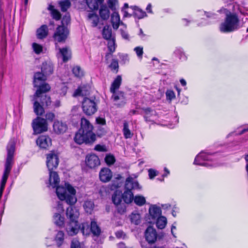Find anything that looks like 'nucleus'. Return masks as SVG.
Returning <instances> with one entry per match:
<instances>
[{"mask_svg": "<svg viewBox=\"0 0 248 248\" xmlns=\"http://www.w3.org/2000/svg\"><path fill=\"white\" fill-rule=\"evenodd\" d=\"M41 71L47 77L52 74L53 66L51 63L44 62L41 67Z\"/></svg>", "mask_w": 248, "mask_h": 248, "instance_id": "nucleus-26", "label": "nucleus"}, {"mask_svg": "<svg viewBox=\"0 0 248 248\" xmlns=\"http://www.w3.org/2000/svg\"><path fill=\"white\" fill-rule=\"evenodd\" d=\"M102 35L103 38L107 40L113 38V37H112L111 29L108 26H106L104 27Z\"/></svg>", "mask_w": 248, "mask_h": 248, "instance_id": "nucleus-36", "label": "nucleus"}, {"mask_svg": "<svg viewBox=\"0 0 248 248\" xmlns=\"http://www.w3.org/2000/svg\"><path fill=\"white\" fill-rule=\"evenodd\" d=\"M146 240L149 244H154L157 240V234L155 229L152 227H148L144 233Z\"/></svg>", "mask_w": 248, "mask_h": 248, "instance_id": "nucleus-12", "label": "nucleus"}, {"mask_svg": "<svg viewBox=\"0 0 248 248\" xmlns=\"http://www.w3.org/2000/svg\"><path fill=\"white\" fill-rule=\"evenodd\" d=\"M56 49H59V53L62 57L63 62H67L71 58V52L70 49L67 47L61 48L58 46Z\"/></svg>", "mask_w": 248, "mask_h": 248, "instance_id": "nucleus-23", "label": "nucleus"}, {"mask_svg": "<svg viewBox=\"0 0 248 248\" xmlns=\"http://www.w3.org/2000/svg\"><path fill=\"white\" fill-rule=\"evenodd\" d=\"M32 126L34 133L36 134L41 133L47 130V124L46 120L39 117L33 121Z\"/></svg>", "mask_w": 248, "mask_h": 248, "instance_id": "nucleus-7", "label": "nucleus"}, {"mask_svg": "<svg viewBox=\"0 0 248 248\" xmlns=\"http://www.w3.org/2000/svg\"><path fill=\"white\" fill-rule=\"evenodd\" d=\"M226 14L225 21L219 27V30L222 32H230L239 29V20L237 16L235 14L229 13L226 9L222 8L220 10Z\"/></svg>", "mask_w": 248, "mask_h": 248, "instance_id": "nucleus-3", "label": "nucleus"}, {"mask_svg": "<svg viewBox=\"0 0 248 248\" xmlns=\"http://www.w3.org/2000/svg\"><path fill=\"white\" fill-rule=\"evenodd\" d=\"M108 47L110 53H113L115 50V42L114 38L108 40Z\"/></svg>", "mask_w": 248, "mask_h": 248, "instance_id": "nucleus-46", "label": "nucleus"}, {"mask_svg": "<svg viewBox=\"0 0 248 248\" xmlns=\"http://www.w3.org/2000/svg\"><path fill=\"white\" fill-rule=\"evenodd\" d=\"M210 160V155L207 154L204 152H201L195 158L194 164L203 166L209 167L211 165L208 163L202 162V161H208Z\"/></svg>", "mask_w": 248, "mask_h": 248, "instance_id": "nucleus-11", "label": "nucleus"}, {"mask_svg": "<svg viewBox=\"0 0 248 248\" xmlns=\"http://www.w3.org/2000/svg\"><path fill=\"white\" fill-rule=\"evenodd\" d=\"M109 67L112 70H117L119 67L118 61L116 59H113L109 65Z\"/></svg>", "mask_w": 248, "mask_h": 248, "instance_id": "nucleus-52", "label": "nucleus"}, {"mask_svg": "<svg viewBox=\"0 0 248 248\" xmlns=\"http://www.w3.org/2000/svg\"><path fill=\"white\" fill-rule=\"evenodd\" d=\"M80 226V229L83 235L87 236L90 234L91 232V227H90L88 223H83Z\"/></svg>", "mask_w": 248, "mask_h": 248, "instance_id": "nucleus-38", "label": "nucleus"}, {"mask_svg": "<svg viewBox=\"0 0 248 248\" xmlns=\"http://www.w3.org/2000/svg\"><path fill=\"white\" fill-rule=\"evenodd\" d=\"M83 112L87 115H92L95 113L97 110V103L95 98L84 97L82 103Z\"/></svg>", "mask_w": 248, "mask_h": 248, "instance_id": "nucleus-6", "label": "nucleus"}, {"mask_svg": "<svg viewBox=\"0 0 248 248\" xmlns=\"http://www.w3.org/2000/svg\"><path fill=\"white\" fill-rule=\"evenodd\" d=\"M54 223L58 226L62 227L64 222V218L60 213H55L53 216Z\"/></svg>", "mask_w": 248, "mask_h": 248, "instance_id": "nucleus-30", "label": "nucleus"}, {"mask_svg": "<svg viewBox=\"0 0 248 248\" xmlns=\"http://www.w3.org/2000/svg\"><path fill=\"white\" fill-rule=\"evenodd\" d=\"M46 166L49 170L56 169L59 164V157L54 151H51L46 155Z\"/></svg>", "mask_w": 248, "mask_h": 248, "instance_id": "nucleus-8", "label": "nucleus"}, {"mask_svg": "<svg viewBox=\"0 0 248 248\" xmlns=\"http://www.w3.org/2000/svg\"><path fill=\"white\" fill-rule=\"evenodd\" d=\"M80 228V226L79 225L78 221H76V222L69 221V223L66 227L67 233L70 236L75 235L78 233Z\"/></svg>", "mask_w": 248, "mask_h": 248, "instance_id": "nucleus-16", "label": "nucleus"}, {"mask_svg": "<svg viewBox=\"0 0 248 248\" xmlns=\"http://www.w3.org/2000/svg\"><path fill=\"white\" fill-rule=\"evenodd\" d=\"M55 117V115L54 113L51 112H49L46 114V118L47 120L52 121Z\"/></svg>", "mask_w": 248, "mask_h": 248, "instance_id": "nucleus-59", "label": "nucleus"}, {"mask_svg": "<svg viewBox=\"0 0 248 248\" xmlns=\"http://www.w3.org/2000/svg\"><path fill=\"white\" fill-rule=\"evenodd\" d=\"M105 160L108 165H110L114 163L115 159L113 155H108L105 157Z\"/></svg>", "mask_w": 248, "mask_h": 248, "instance_id": "nucleus-49", "label": "nucleus"}, {"mask_svg": "<svg viewBox=\"0 0 248 248\" xmlns=\"http://www.w3.org/2000/svg\"><path fill=\"white\" fill-rule=\"evenodd\" d=\"M128 123L127 121H124L123 132L124 136L125 139H129L132 138L133 134L131 132L129 129Z\"/></svg>", "mask_w": 248, "mask_h": 248, "instance_id": "nucleus-35", "label": "nucleus"}, {"mask_svg": "<svg viewBox=\"0 0 248 248\" xmlns=\"http://www.w3.org/2000/svg\"><path fill=\"white\" fill-rule=\"evenodd\" d=\"M88 19L92 21L93 27H96L98 25L99 17L98 16L93 13H89L88 16Z\"/></svg>", "mask_w": 248, "mask_h": 248, "instance_id": "nucleus-44", "label": "nucleus"}, {"mask_svg": "<svg viewBox=\"0 0 248 248\" xmlns=\"http://www.w3.org/2000/svg\"><path fill=\"white\" fill-rule=\"evenodd\" d=\"M96 122L98 124L104 125L106 124V120L104 118L98 117L96 119Z\"/></svg>", "mask_w": 248, "mask_h": 248, "instance_id": "nucleus-61", "label": "nucleus"}, {"mask_svg": "<svg viewBox=\"0 0 248 248\" xmlns=\"http://www.w3.org/2000/svg\"><path fill=\"white\" fill-rule=\"evenodd\" d=\"M36 143L41 148L46 149L51 145V140L46 136H41L36 140Z\"/></svg>", "mask_w": 248, "mask_h": 248, "instance_id": "nucleus-17", "label": "nucleus"}, {"mask_svg": "<svg viewBox=\"0 0 248 248\" xmlns=\"http://www.w3.org/2000/svg\"><path fill=\"white\" fill-rule=\"evenodd\" d=\"M48 34V27L46 25H43L36 31V36L39 39L46 38Z\"/></svg>", "mask_w": 248, "mask_h": 248, "instance_id": "nucleus-22", "label": "nucleus"}, {"mask_svg": "<svg viewBox=\"0 0 248 248\" xmlns=\"http://www.w3.org/2000/svg\"><path fill=\"white\" fill-rule=\"evenodd\" d=\"M67 90V88L64 85H62L61 87V92H60V93L62 95H65Z\"/></svg>", "mask_w": 248, "mask_h": 248, "instance_id": "nucleus-62", "label": "nucleus"}, {"mask_svg": "<svg viewBox=\"0 0 248 248\" xmlns=\"http://www.w3.org/2000/svg\"><path fill=\"white\" fill-rule=\"evenodd\" d=\"M131 222L136 225H138L140 222V216L139 213H132L130 216Z\"/></svg>", "mask_w": 248, "mask_h": 248, "instance_id": "nucleus-42", "label": "nucleus"}, {"mask_svg": "<svg viewBox=\"0 0 248 248\" xmlns=\"http://www.w3.org/2000/svg\"><path fill=\"white\" fill-rule=\"evenodd\" d=\"M148 172L149 176L150 179H153L156 175V171L154 170L150 169L148 170Z\"/></svg>", "mask_w": 248, "mask_h": 248, "instance_id": "nucleus-60", "label": "nucleus"}, {"mask_svg": "<svg viewBox=\"0 0 248 248\" xmlns=\"http://www.w3.org/2000/svg\"><path fill=\"white\" fill-rule=\"evenodd\" d=\"M112 99L115 102V105L118 107L123 106L125 103V98L124 96V93L122 92H118L112 93Z\"/></svg>", "mask_w": 248, "mask_h": 248, "instance_id": "nucleus-15", "label": "nucleus"}, {"mask_svg": "<svg viewBox=\"0 0 248 248\" xmlns=\"http://www.w3.org/2000/svg\"><path fill=\"white\" fill-rule=\"evenodd\" d=\"M112 176V172L108 168H103L99 172L100 179L103 182H108L109 181Z\"/></svg>", "mask_w": 248, "mask_h": 248, "instance_id": "nucleus-18", "label": "nucleus"}, {"mask_svg": "<svg viewBox=\"0 0 248 248\" xmlns=\"http://www.w3.org/2000/svg\"><path fill=\"white\" fill-rule=\"evenodd\" d=\"M32 47L34 52L37 54H40L43 51V46L36 43L32 44Z\"/></svg>", "mask_w": 248, "mask_h": 248, "instance_id": "nucleus-48", "label": "nucleus"}, {"mask_svg": "<svg viewBox=\"0 0 248 248\" xmlns=\"http://www.w3.org/2000/svg\"><path fill=\"white\" fill-rule=\"evenodd\" d=\"M133 193L130 190L125 189L124 193L122 194V198L124 202L127 204L130 203L133 201Z\"/></svg>", "mask_w": 248, "mask_h": 248, "instance_id": "nucleus-28", "label": "nucleus"}, {"mask_svg": "<svg viewBox=\"0 0 248 248\" xmlns=\"http://www.w3.org/2000/svg\"><path fill=\"white\" fill-rule=\"evenodd\" d=\"M71 248H81L79 241L77 239H73L71 242Z\"/></svg>", "mask_w": 248, "mask_h": 248, "instance_id": "nucleus-53", "label": "nucleus"}, {"mask_svg": "<svg viewBox=\"0 0 248 248\" xmlns=\"http://www.w3.org/2000/svg\"><path fill=\"white\" fill-rule=\"evenodd\" d=\"M46 79V76L42 71L36 72L34 75L33 84L34 86H38L40 84L45 82Z\"/></svg>", "mask_w": 248, "mask_h": 248, "instance_id": "nucleus-20", "label": "nucleus"}, {"mask_svg": "<svg viewBox=\"0 0 248 248\" xmlns=\"http://www.w3.org/2000/svg\"><path fill=\"white\" fill-rule=\"evenodd\" d=\"M93 125L86 119L82 118L81 119V127L76 133L74 137L75 141L81 144L84 142L90 143L95 140V135L92 130Z\"/></svg>", "mask_w": 248, "mask_h": 248, "instance_id": "nucleus-2", "label": "nucleus"}, {"mask_svg": "<svg viewBox=\"0 0 248 248\" xmlns=\"http://www.w3.org/2000/svg\"><path fill=\"white\" fill-rule=\"evenodd\" d=\"M75 203L73 204H70V206L66 209V215L67 217L69 219V221L76 222L78 221V219L79 216L78 209L75 206H73ZM70 205V204H69Z\"/></svg>", "mask_w": 248, "mask_h": 248, "instance_id": "nucleus-9", "label": "nucleus"}, {"mask_svg": "<svg viewBox=\"0 0 248 248\" xmlns=\"http://www.w3.org/2000/svg\"><path fill=\"white\" fill-rule=\"evenodd\" d=\"M53 129L56 133H63L67 129V125L64 123L57 121L53 124Z\"/></svg>", "mask_w": 248, "mask_h": 248, "instance_id": "nucleus-19", "label": "nucleus"}, {"mask_svg": "<svg viewBox=\"0 0 248 248\" xmlns=\"http://www.w3.org/2000/svg\"><path fill=\"white\" fill-rule=\"evenodd\" d=\"M70 22V17L68 14L64 16L62 19V25L64 24H68Z\"/></svg>", "mask_w": 248, "mask_h": 248, "instance_id": "nucleus-55", "label": "nucleus"}, {"mask_svg": "<svg viewBox=\"0 0 248 248\" xmlns=\"http://www.w3.org/2000/svg\"><path fill=\"white\" fill-rule=\"evenodd\" d=\"M99 14L103 19H107L109 16V11L108 8L106 5L101 6L99 10Z\"/></svg>", "mask_w": 248, "mask_h": 248, "instance_id": "nucleus-33", "label": "nucleus"}, {"mask_svg": "<svg viewBox=\"0 0 248 248\" xmlns=\"http://www.w3.org/2000/svg\"><path fill=\"white\" fill-rule=\"evenodd\" d=\"M73 73L76 77L80 78L83 75V72L81 68L78 66H75L72 70Z\"/></svg>", "mask_w": 248, "mask_h": 248, "instance_id": "nucleus-47", "label": "nucleus"}, {"mask_svg": "<svg viewBox=\"0 0 248 248\" xmlns=\"http://www.w3.org/2000/svg\"><path fill=\"white\" fill-rule=\"evenodd\" d=\"M122 194L120 192L116 191L112 196V200L114 204L118 206L122 202Z\"/></svg>", "mask_w": 248, "mask_h": 248, "instance_id": "nucleus-37", "label": "nucleus"}, {"mask_svg": "<svg viewBox=\"0 0 248 248\" xmlns=\"http://www.w3.org/2000/svg\"><path fill=\"white\" fill-rule=\"evenodd\" d=\"M38 100L40 101L43 106L46 105V107L49 106L51 102L50 97L46 95L41 96Z\"/></svg>", "mask_w": 248, "mask_h": 248, "instance_id": "nucleus-43", "label": "nucleus"}, {"mask_svg": "<svg viewBox=\"0 0 248 248\" xmlns=\"http://www.w3.org/2000/svg\"><path fill=\"white\" fill-rule=\"evenodd\" d=\"M145 121L147 122H154L157 118L156 112L155 110L150 108L142 109Z\"/></svg>", "mask_w": 248, "mask_h": 248, "instance_id": "nucleus-13", "label": "nucleus"}, {"mask_svg": "<svg viewBox=\"0 0 248 248\" xmlns=\"http://www.w3.org/2000/svg\"><path fill=\"white\" fill-rule=\"evenodd\" d=\"M149 212L150 217L153 219H156V218L161 216L162 212L161 208L155 204L150 206Z\"/></svg>", "mask_w": 248, "mask_h": 248, "instance_id": "nucleus-21", "label": "nucleus"}, {"mask_svg": "<svg viewBox=\"0 0 248 248\" xmlns=\"http://www.w3.org/2000/svg\"><path fill=\"white\" fill-rule=\"evenodd\" d=\"M86 165L90 169H95L100 164L99 157L95 154L88 155L85 158Z\"/></svg>", "mask_w": 248, "mask_h": 248, "instance_id": "nucleus-10", "label": "nucleus"}, {"mask_svg": "<svg viewBox=\"0 0 248 248\" xmlns=\"http://www.w3.org/2000/svg\"><path fill=\"white\" fill-rule=\"evenodd\" d=\"M56 208H57L58 212H59L58 213L60 214V213H63V212L64 211L63 207L62 204L61 202H58Z\"/></svg>", "mask_w": 248, "mask_h": 248, "instance_id": "nucleus-57", "label": "nucleus"}, {"mask_svg": "<svg viewBox=\"0 0 248 248\" xmlns=\"http://www.w3.org/2000/svg\"><path fill=\"white\" fill-rule=\"evenodd\" d=\"M156 226L157 228L159 229H164L167 223V219L166 217L164 216H160V217L156 218Z\"/></svg>", "mask_w": 248, "mask_h": 248, "instance_id": "nucleus-32", "label": "nucleus"}, {"mask_svg": "<svg viewBox=\"0 0 248 248\" xmlns=\"http://www.w3.org/2000/svg\"><path fill=\"white\" fill-rule=\"evenodd\" d=\"M167 99L171 101L175 97V93L172 90H167L166 93Z\"/></svg>", "mask_w": 248, "mask_h": 248, "instance_id": "nucleus-51", "label": "nucleus"}, {"mask_svg": "<svg viewBox=\"0 0 248 248\" xmlns=\"http://www.w3.org/2000/svg\"><path fill=\"white\" fill-rule=\"evenodd\" d=\"M94 204L92 201H86L84 204V208L86 212L91 214L93 210Z\"/></svg>", "mask_w": 248, "mask_h": 248, "instance_id": "nucleus-45", "label": "nucleus"}, {"mask_svg": "<svg viewBox=\"0 0 248 248\" xmlns=\"http://www.w3.org/2000/svg\"><path fill=\"white\" fill-rule=\"evenodd\" d=\"M141 186L138 182L131 176L127 177L125 180L124 188L127 190H140Z\"/></svg>", "mask_w": 248, "mask_h": 248, "instance_id": "nucleus-14", "label": "nucleus"}, {"mask_svg": "<svg viewBox=\"0 0 248 248\" xmlns=\"http://www.w3.org/2000/svg\"><path fill=\"white\" fill-rule=\"evenodd\" d=\"M85 86L79 87L74 93L73 96L74 97L78 96H85L89 93L88 90Z\"/></svg>", "mask_w": 248, "mask_h": 248, "instance_id": "nucleus-29", "label": "nucleus"}, {"mask_svg": "<svg viewBox=\"0 0 248 248\" xmlns=\"http://www.w3.org/2000/svg\"><path fill=\"white\" fill-rule=\"evenodd\" d=\"M131 8L133 11V15L134 16L138 19H141L144 17L147 16V14L145 12L136 6H131Z\"/></svg>", "mask_w": 248, "mask_h": 248, "instance_id": "nucleus-25", "label": "nucleus"}, {"mask_svg": "<svg viewBox=\"0 0 248 248\" xmlns=\"http://www.w3.org/2000/svg\"><path fill=\"white\" fill-rule=\"evenodd\" d=\"M59 4L62 12H65L71 6V2L69 0H62L59 2Z\"/></svg>", "mask_w": 248, "mask_h": 248, "instance_id": "nucleus-40", "label": "nucleus"}, {"mask_svg": "<svg viewBox=\"0 0 248 248\" xmlns=\"http://www.w3.org/2000/svg\"><path fill=\"white\" fill-rule=\"evenodd\" d=\"M204 14L208 18H215L216 15L212 13L204 12Z\"/></svg>", "mask_w": 248, "mask_h": 248, "instance_id": "nucleus-64", "label": "nucleus"}, {"mask_svg": "<svg viewBox=\"0 0 248 248\" xmlns=\"http://www.w3.org/2000/svg\"><path fill=\"white\" fill-rule=\"evenodd\" d=\"M67 28L63 25L59 26L53 34V37L55 43L56 48L58 47V43H64L69 35Z\"/></svg>", "mask_w": 248, "mask_h": 248, "instance_id": "nucleus-5", "label": "nucleus"}, {"mask_svg": "<svg viewBox=\"0 0 248 248\" xmlns=\"http://www.w3.org/2000/svg\"><path fill=\"white\" fill-rule=\"evenodd\" d=\"M134 202L139 206H142L145 203L146 200L144 197L141 195H136L133 196Z\"/></svg>", "mask_w": 248, "mask_h": 248, "instance_id": "nucleus-41", "label": "nucleus"}, {"mask_svg": "<svg viewBox=\"0 0 248 248\" xmlns=\"http://www.w3.org/2000/svg\"><path fill=\"white\" fill-rule=\"evenodd\" d=\"M94 150L99 152H106L107 149L105 145L100 144L96 145L94 147Z\"/></svg>", "mask_w": 248, "mask_h": 248, "instance_id": "nucleus-56", "label": "nucleus"}, {"mask_svg": "<svg viewBox=\"0 0 248 248\" xmlns=\"http://www.w3.org/2000/svg\"><path fill=\"white\" fill-rule=\"evenodd\" d=\"M49 171V185L53 188L56 187V194L58 198L61 201H65L67 204H73L77 201L76 197V190L68 183H65L64 185L58 186L60 179L57 173L52 170Z\"/></svg>", "mask_w": 248, "mask_h": 248, "instance_id": "nucleus-1", "label": "nucleus"}, {"mask_svg": "<svg viewBox=\"0 0 248 248\" xmlns=\"http://www.w3.org/2000/svg\"><path fill=\"white\" fill-rule=\"evenodd\" d=\"M64 233L62 231H59L57 233L55 241L58 247L61 246L64 240Z\"/></svg>", "mask_w": 248, "mask_h": 248, "instance_id": "nucleus-39", "label": "nucleus"}, {"mask_svg": "<svg viewBox=\"0 0 248 248\" xmlns=\"http://www.w3.org/2000/svg\"><path fill=\"white\" fill-rule=\"evenodd\" d=\"M117 0H108V4L110 8L113 9L117 3Z\"/></svg>", "mask_w": 248, "mask_h": 248, "instance_id": "nucleus-58", "label": "nucleus"}, {"mask_svg": "<svg viewBox=\"0 0 248 248\" xmlns=\"http://www.w3.org/2000/svg\"><path fill=\"white\" fill-rule=\"evenodd\" d=\"M111 22L114 29L117 30L119 27L120 23L122 22L120 21V17L117 12H113L111 16Z\"/></svg>", "mask_w": 248, "mask_h": 248, "instance_id": "nucleus-24", "label": "nucleus"}, {"mask_svg": "<svg viewBox=\"0 0 248 248\" xmlns=\"http://www.w3.org/2000/svg\"><path fill=\"white\" fill-rule=\"evenodd\" d=\"M134 50L135 51L138 58H139L140 59H141L143 54V47L137 46L134 48Z\"/></svg>", "mask_w": 248, "mask_h": 248, "instance_id": "nucleus-50", "label": "nucleus"}, {"mask_svg": "<svg viewBox=\"0 0 248 248\" xmlns=\"http://www.w3.org/2000/svg\"><path fill=\"white\" fill-rule=\"evenodd\" d=\"M116 236L118 238H124L125 234L123 231H118L115 233Z\"/></svg>", "mask_w": 248, "mask_h": 248, "instance_id": "nucleus-63", "label": "nucleus"}, {"mask_svg": "<svg viewBox=\"0 0 248 248\" xmlns=\"http://www.w3.org/2000/svg\"><path fill=\"white\" fill-rule=\"evenodd\" d=\"M122 78L120 76H117L114 81L111 84L110 90L111 93H114L116 90L118 89L121 84Z\"/></svg>", "mask_w": 248, "mask_h": 248, "instance_id": "nucleus-31", "label": "nucleus"}, {"mask_svg": "<svg viewBox=\"0 0 248 248\" xmlns=\"http://www.w3.org/2000/svg\"><path fill=\"white\" fill-rule=\"evenodd\" d=\"M35 87L38 89L34 94L31 96L32 101H33L34 112L37 115H42L45 112V110L38 100L41 96L44 95L43 93H45L50 90V87L48 84L44 82L40 84V86H35Z\"/></svg>", "mask_w": 248, "mask_h": 248, "instance_id": "nucleus-4", "label": "nucleus"}, {"mask_svg": "<svg viewBox=\"0 0 248 248\" xmlns=\"http://www.w3.org/2000/svg\"><path fill=\"white\" fill-rule=\"evenodd\" d=\"M104 0H86V3L92 10H97L99 5L103 3Z\"/></svg>", "mask_w": 248, "mask_h": 248, "instance_id": "nucleus-27", "label": "nucleus"}, {"mask_svg": "<svg viewBox=\"0 0 248 248\" xmlns=\"http://www.w3.org/2000/svg\"><path fill=\"white\" fill-rule=\"evenodd\" d=\"M51 14L53 18L55 20H58L60 19L61 17V15L58 10H53V11Z\"/></svg>", "mask_w": 248, "mask_h": 248, "instance_id": "nucleus-54", "label": "nucleus"}, {"mask_svg": "<svg viewBox=\"0 0 248 248\" xmlns=\"http://www.w3.org/2000/svg\"><path fill=\"white\" fill-rule=\"evenodd\" d=\"M91 230L92 233L95 236H98L101 233V229L95 221L91 222Z\"/></svg>", "mask_w": 248, "mask_h": 248, "instance_id": "nucleus-34", "label": "nucleus"}]
</instances>
